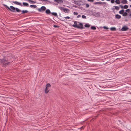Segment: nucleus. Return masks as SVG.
<instances>
[{"instance_id":"11","label":"nucleus","mask_w":131,"mask_h":131,"mask_svg":"<svg viewBox=\"0 0 131 131\" xmlns=\"http://www.w3.org/2000/svg\"><path fill=\"white\" fill-rule=\"evenodd\" d=\"M55 1L59 3H63L62 0H55Z\"/></svg>"},{"instance_id":"10","label":"nucleus","mask_w":131,"mask_h":131,"mask_svg":"<svg viewBox=\"0 0 131 131\" xmlns=\"http://www.w3.org/2000/svg\"><path fill=\"white\" fill-rule=\"evenodd\" d=\"M115 18L118 19H120L121 18V16L118 14H116L115 15Z\"/></svg>"},{"instance_id":"17","label":"nucleus","mask_w":131,"mask_h":131,"mask_svg":"<svg viewBox=\"0 0 131 131\" xmlns=\"http://www.w3.org/2000/svg\"><path fill=\"white\" fill-rule=\"evenodd\" d=\"M115 3L118 4H120V2L119 0H116L115 1Z\"/></svg>"},{"instance_id":"33","label":"nucleus","mask_w":131,"mask_h":131,"mask_svg":"<svg viewBox=\"0 0 131 131\" xmlns=\"http://www.w3.org/2000/svg\"><path fill=\"white\" fill-rule=\"evenodd\" d=\"M89 5L88 4H86V8H88L89 7Z\"/></svg>"},{"instance_id":"6","label":"nucleus","mask_w":131,"mask_h":131,"mask_svg":"<svg viewBox=\"0 0 131 131\" xmlns=\"http://www.w3.org/2000/svg\"><path fill=\"white\" fill-rule=\"evenodd\" d=\"M46 7L44 6H42L40 8L38 9V10L39 12H42L44 11L46 9Z\"/></svg>"},{"instance_id":"26","label":"nucleus","mask_w":131,"mask_h":131,"mask_svg":"<svg viewBox=\"0 0 131 131\" xmlns=\"http://www.w3.org/2000/svg\"><path fill=\"white\" fill-rule=\"evenodd\" d=\"M128 7V6L127 5H125L124 6V8L125 9H127Z\"/></svg>"},{"instance_id":"9","label":"nucleus","mask_w":131,"mask_h":131,"mask_svg":"<svg viewBox=\"0 0 131 131\" xmlns=\"http://www.w3.org/2000/svg\"><path fill=\"white\" fill-rule=\"evenodd\" d=\"M114 7H115V8H112V10H114L115 9L117 10H118L119 9V7L117 6H114Z\"/></svg>"},{"instance_id":"5","label":"nucleus","mask_w":131,"mask_h":131,"mask_svg":"<svg viewBox=\"0 0 131 131\" xmlns=\"http://www.w3.org/2000/svg\"><path fill=\"white\" fill-rule=\"evenodd\" d=\"M12 2L13 3H14L15 4L18 5H20V6H23L22 4L21 3L18 2L17 1H13Z\"/></svg>"},{"instance_id":"7","label":"nucleus","mask_w":131,"mask_h":131,"mask_svg":"<svg viewBox=\"0 0 131 131\" xmlns=\"http://www.w3.org/2000/svg\"><path fill=\"white\" fill-rule=\"evenodd\" d=\"M128 29V27L126 26H125L123 27L121 29V30L122 31H126Z\"/></svg>"},{"instance_id":"14","label":"nucleus","mask_w":131,"mask_h":131,"mask_svg":"<svg viewBox=\"0 0 131 131\" xmlns=\"http://www.w3.org/2000/svg\"><path fill=\"white\" fill-rule=\"evenodd\" d=\"M45 12L47 14H49L51 13V12L50 10L49 9H47L46 10Z\"/></svg>"},{"instance_id":"47","label":"nucleus","mask_w":131,"mask_h":131,"mask_svg":"<svg viewBox=\"0 0 131 131\" xmlns=\"http://www.w3.org/2000/svg\"><path fill=\"white\" fill-rule=\"evenodd\" d=\"M129 1H131V0H129Z\"/></svg>"},{"instance_id":"29","label":"nucleus","mask_w":131,"mask_h":131,"mask_svg":"<svg viewBox=\"0 0 131 131\" xmlns=\"http://www.w3.org/2000/svg\"><path fill=\"white\" fill-rule=\"evenodd\" d=\"M50 86H51V85L49 83H48L46 84V87H47L48 88V87H50Z\"/></svg>"},{"instance_id":"25","label":"nucleus","mask_w":131,"mask_h":131,"mask_svg":"<svg viewBox=\"0 0 131 131\" xmlns=\"http://www.w3.org/2000/svg\"><path fill=\"white\" fill-rule=\"evenodd\" d=\"M28 12L27 10H23L22 11V14H23L25 13Z\"/></svg>"},{"instance_id":"36","label":"nucleus","mask_w":131,"mask_h":131,"mask_svg":"<svg viewBox=\"0 0 131 131\" xmlns=\"http://www.w3.org/2000/svg\"><path fill=\"white\" fill-rule=\"evenodd\" d=\"M64 18L66 19H69L70 18L69 16H67L64 17Z\"/></svg>"},{"instance_id":"24","label":"nucleus","mask_w":131,"mask_h":131,"mask_svg":"<svg viewBox=\"0 0 131 131\" xmlns=\"http://www.w3.org/2000/svg\"><path fill=\"white\" fill-rule=\"evenodd\" d=\"M28 1L30 2L31 3H36V2L34 1L31 0H28Z\"/></svg>"},{"instance_id":"19","label":"nucleus","mask_w":131,"mask_h":131,"mask_svg":"<svg viewBox=\"0 0 131 131\" xmlns=\"http://www.w3.org/2000/svg\"><path fill=\"white\" fill-rule=\"evenodd\" d=\"M123 16H126L127 15V12H125L124 13H123Z\"/></svg>"},{"instance_id":"38","label":"nucleus","mask_w":131,"mask_h":131,"mask_svg":"<svg viewBox=\"0 0 131 131\" xmlns=\"http://www.w3.org/2000/svg\"><path fill=\"white\" fill-rule=\"evenodd\" d=\"M119 6L121 8H124V6H123L122 5H120Z\"/></svg>"},{"instance_id":"28","label":"nucleus","mask_w":131,"mask_h":131,"mask_svg":"<svg viewBox=\"0 0 131 131\" xmlns=\"http://www.w3.org/2000/svg\"><path fill=\"white\" fill-rule=\"evenodd\" d=\"M84 26L88 28L90 26L89 24H86Z\"/></svg>"},{"instance_id":"40","label":"nucleus","mask_w":131,"mask_h":131,"mask_svg":"<svg viewBox=\"0 0 131 131\" xmlns=\"http://www.w3.org/2000/svg\"><path fill=\"white\" fill-rule=\"evenodd\" d=\"M81 17V16L80 15H78L77 16V18H79L80 17Z\"/></svg>"},{"instance_id":"23","label":"nucleus","mask_w":131,"mask_h":131,"mask_svg":"<svg viewBox=\"0 0 131 131\" xmlns=\"http://www.w3.org/2000/svg\"><path fill=\"white\" fill-rule=\"evenodd\" d=\"M15 9H16V11L17 12H19L21 11L18 8H15Z\"/></svg>"},{"instance_id":"49","label":"nucleus","mask_w":131,"mask_h":131,"mask_svg":"<svg viewBox=\"0 0 131 131\" xmlns=\"http://www.w3.org/2000/svg\"><path fill=\"white\" fill-rule=\"evenodd\" d=\"M130 13H131V12H130Z\"/></svg>"},{"instance_id":"20","label":"nucleus","mask_w":131,"mask_h":131,"mask_svg":"<svg viewBox=\"0 0 131 131\" xmlns=\"http://www.w3.org/2000/svg\"><path fill=\"white\" fill-rule=\"evenodd\" d=\"M124 10L123 9L120 11L119 12V13L121 14H122L124 13Z\"/></svg>"},{"instance_id":"46","label":"nucleus","mask_w":131,"mask_h":131,"mask_svg":"<svg viewBox=\"0 0 131 131\" xmlns=\"http://www.w3.org/2000/svg\"><path fill=\"white\" fill-rule=\"evenodd\" d=\"M82 128V127H81V128H80H80Z\"/></svg>"},{"instance_id":"44","label":"nucleus","mask_w":131,"mask_h":131,"mask_svg":"<svg viewBox=\"0 0 131 131\" xmlns=\"http://www.w3.org/2000/svg\"><path fill=\"white\" fill-rule=\"evenodd\" d=\"M131 15V14H130L129 15V16H130Z\"/></svg>"},{"instance_id":"41","label":"nucleus","mask_w":131,"mask_h":131,"mask_svg":"<svg viewBox=\"0 0 131 131\" xmlns=\"http://www.w3.org/2000/svg\"><path fill=\"white\" fill-rule=\"evenodd\" d=\"M39 0V1H47V0Z\"/></svg>"},{"instance_id":"15","label":"nucleus","mask_w":131,"mask_h":131,"mask_svg":"<svg viewBox=\"0 0 131 131\" xmlns=\"http://www.w3.org/2000/svg\"><path fill=\"white\" fill-rule=\"evenodd\" d=\"M121 3L123 4H127V0H122V1Z\"/></svg>"},{"instance_id":"3","label":"nucleus","mask_w":131,"mask_h":131,"mask_svg":"<svg viewBox=\"0 0 131 131\" xmlns=\"http://www.w3.org/2000/svg\"><path fill=\"white\" fill-rule=\"evenodd\" d=\"M59 9L63 11L65 13H68L70 12L69 10L66 8H63L62 7H60Z\"/></svg>"},{"instance_id":"43","label":"nucleus","mask_w":131,"mask_h":131,"mask_svg":"<svg viewBox=\"0 0 131 131\" xmlns=\"http://www.w3.org/2000/svg\"><path fill=\"white\" fill-rule=\"evenodd\" d=\"M122 0H119V1H120V3H121V2H122Z\"/></svg>"},{"instance_id":"39","label":"nucleus","mask_w":131,"mask_h":131,"mask_svg":"<svg viewBox=\"0 0 131 131\" xmlns=\"http://www.w3.org/2000/svg\"><path fill=\"white\" fill-rule=\"evenodd\" d=\"M53 26L55 27H56V28H57V27H58V25H54Z\"/></svg>"},{"instance_id":"31","label":"nucleus","mask_w":131,"mask_h":131,"mask_svg":"<svg viewBox=\"0 0 131 131\" xmlns=\"http://www.w3.org/2000/svg\"><path fill=\"white\" fill-rule=\"evenodd\" d=\"M125 11L126 12H128V13H129L130 12V9H126Z\"/></svg>"},{"instance_id":"32","label":"nucleus","mask_w":131,"mask_h":131,"mask_svg":"<svg viewBox=\"0 0 131 131\" xmlns=\"http://www.w3.org/2000/svg\"><path fill=\"white\" fill-rule=\"evenodd\" d=\"M78 14V13L77 12H74L73 14L75 15H77Z\"/></svg>"},{"instance_id":"22","label":"nucleus","mask_w":131,"mask_h":131,"mask_svg":"<svg viewBox=\"0 0 131 131\" xmlns=\"http://www.w3.org/2000/svg\"><path fill=\"white\" fill-rule=\"evenodd\" d=\"M30 7L31 8H35L36 7V5H31L30 6Z\"/></svg>"},{"instance_id":"21","label":"nucleus","mask_w":131,"mask_h":131,"mask_svg":"<svg viewBox=\"0 0 131 131\" xmlns=\"http://www.w3.org/2000/svg\"><path fill=\"white\" fill-rule=\"evenodd\" d=\"M102 2H96L95 3H94V4H102Z\"/></svg>"},{"instance_id":"16","label":"nucleus","mask_w":131,"mask_h":131,"mask_svg":"<svg viewBox=\"0 0 131 131\" xmlns=\"http://www.w3.org/2000/svg\"><path fill=\"white\" fill-rule=\"evenodd\" d=\"M51 13L52 14V15L55 16L56 17L57 16H58L57 14L56 13L52 12V13Z\"/></svg>"},{"instance_id":"8","label":"nucleus","mask_w":131,"mask_h":131,"mask_svg":"<svg viewBox=\"0 0 131 131\" xmlns=\"http://www.w3.org/2000/svg\"><path fill=\"white\" fill-rule=\"evenodd\" d=\"M72 26L75 28L79 27L78 25H77V22L75 21H74V24L72 25Z\"/></svg>"},{"instance_id":"48","label":"nucleus","mask_w":131,"mask_h":131,"mask_svg":"<svg viewBox=\"0 0 131 131\" xmlns=\"http://www.w3.org/2000/svg\"><path fill=\"white\" fill-rule=\"evenodd\" d=\"M103 3H105V2H103Z\"/></svg>"},{"instance_id":"2","label":"nucleus","mask_w":131,"mask_h":131,"mask_svg":"<svg viewBox=\"0 0 131 131\" xmlns=\"http://www.w3.org/2000/svg\"><path fill=\"white\" fill-rule=\"evenodd\" d=\"M3 5L5 6L6 8H7L10 11H12V12H15V8L13 6H10V7H9L7 5L4 4Z\"/></svg>"},{"instance_id":"34","label":"nucleus","mask_w":131,"mask_h":131,"mask_svg":"<svg viewBox=\"0 0 131 131\" xmlns=\"http://www.w3.org/2000/svg\"><path fill=\"white\" fill-rule=\"evenodd\" d=\"M114 0H111V2L112 3H114Z\"/></svg>"},{"instance_id":"4","label":"nucleus","mask_w":131,"mask_h":131,"mask_svg":"<svg viewBox=\"0 0 131 131\" xmlns=\"http://www.w3.org/2000/svg\"><path fill=\"white\" fill-rule=\"evenodd\" d=\"M78 23H79V25H78L79 27L77 28L81 29H83V27L82 23H79V22H78Z\"/></svg>"},{"instance_id":"45","label":"nucleus","mask_w":131,"mask_h":131,"mask_svg":"<svg viewBox=\"0 0 131 131\" xmlns=\"http://www.w3.org/2000/svg\"><path fill=\"white\" fill-rule=\"evenodd\" d=\"M130 7H131V5H130Z\"/></svg>"},{"instance_id":"42","label":"nucleus","mask_w":131,"mask_h":131,"mask_svg":"<svg viewBox=\"0 0 131 131\" xmlns=\"http://www.w3.org/2000/svg\"><path fill=\"white\" fill-rule=\"evenodd\" d=\"M73 6L75 8H77V6L75 5H73Z\"/></svg>"},{"instance_id":"37","label":"nucleus","mask_w":131,"mask_h":131,"mask_svg":"<svg viewBox=\"0 0 131 131\" xmlns=\"http://www.w3.org/2000/svg\"><path fill=\"white\" fill-rule=\"evenodd\" d=\"M87 1L90 2H93L94 0H87Z\"/></svg>"},{"instance_id":"1","label":"nucleus","mask_w":131,"mask_h":131,"mask_svg":"<svg viewBox=\"0 0 131 131\" xmlns=\"http://www.w3.org/2000/svg\"><path fill=\"white\" fill-rule=\"evenodd\" d=\"M0 62L4 65H7L9 63L8 61L7 57L5 56L3 57V59H0Z\"/></svg>"},{"instance_id":"13","label":"nucleus","mask_w":131,"mask_h":131,"mask_svg":"<svg viewBox=\"0 0 131 131\" xmlns=\"http://www.w3.org/2000/svg\"><path fill=\"white\" fill-rule=\"evenodd\" d=\"M23 6L28 7L29 6L28 4L26 2L23 3Z\"/></svg>"},{"instance_id":"12","label":"nucleus","mask_w":131,"mask_h":131,"mask_svg":"<svg viewBox=\"0 0 131 131\" xmlns=\"http://www.w3.org/2000/svg\"><path fill=\"white\" fill-rule=\"evenodd\" d=\"M45 93H47L49 92V89L48 88L46 87L45 89Z\"/></svg>"},{"instance_id":"18","label":"nucleus","mask_w":131,"mask_h":131,"mask_svg":"<svg viewBox=\"0 0 131 131\" xmlns=\"http://www.w3.org/2000/svg\"><path fill=\"white\" fill-rule=\"evenodd\" d=\"M110 29L111 31H115L116 30V28L114 27L111 28Z\"/></svg>"},{"instance_id":"30","label":"nucleus","mask_w":131,"mask_h":131,"mask_svg":"<svg viewBox=\"0 0 131 131\" xmlns=\"http://www.w3.org/2000/svg\"><path fill=\"white\" fill-rule=\"evenodd\" d=\"M82 17L83 18L86 19V17L84 15H82Z\"/></svg>"},{"instance_id":"27","label":"nucleus","mask_w":131,"mask_h":131,"mask_svg":"<svg viewBox=\"0 0 131 131\" xmlns=\"http://www.w3.org/2000/svg\"><path fill=\"white\" fill-rule=\"evenodd\" d=\"M91 28L93 30H95L96 29V27L94 26H92L91 27Z\"/></svg>"},{"instance_id":"35","label":"nucleus","mask_w":131,"mask_h":131,"mask_svg":"<svg viewBox=\"0 0 131 131\" xmlns=\"http://www.w3.org/2000/svg\"><path fill=\"white\" fill-rule=\"evenodd\" d=\"M103 28L104 29H108V28L107 27H106V26H104L103 27Z\"/></svg>"}]
</instances>
